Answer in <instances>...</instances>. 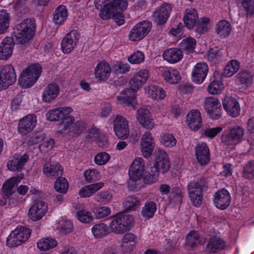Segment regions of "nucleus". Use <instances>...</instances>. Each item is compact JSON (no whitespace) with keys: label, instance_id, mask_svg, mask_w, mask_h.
<instances>
[{"label":"nucleus","instance_id":"nucleus-58","mask_svg":"<svg viewBox=\"0 0 254 254\" xmlns=\"http://www.w3.org/2000/svg\"><path fill=\"white\" fill-rule=\"evenodd\" d=\"M242 9L246 12L247 17L254 14V0H243L241 2Z\"/></svg>","mask_w":254,"mask_h":254},{"label":"nucleus","instance_id":"nucleus-44","mask_svg":"<svg viewBox=\"0 0 254 254\" xmlns=\"http://www.w3.org/2000/svg\"><path fill=\"white\" fill-rule=\"evenodd\" d=\"M74 118L73 116H68L62 120L57 127V132L58 133L64 134L66 133L67 129L73 124Z\"/></svg>","mask_w":254,"mask_h":254},{"label":"nucleus","instance_id":"nucleus-61","mask_svg":"<svg viewBox=\"0 0 254 254\" xmlns=\"http://www.w3.org/2000/svg\"><path fill=\"white\" fill-rule=\"evenodd\" d=\"M45 137V134L41 132L32 134L27 139L26 142L27 145L29 146L36 144L43 141Z\"/></svg>","mask_w":254,"mask_h":254},{"label":"nucleus","instance_id":"nucleus-35","mask_svg":"<svg viewBox=\"0 0 254 254\" xmlns=\"http://www.w3.org/2000/svg\"><path fill=\"white\" fill-rule=\"evenodd\" d=\"M145 92L149 97L157 101L164 99L166 95L164 89L157 85H149Z\"/></svg>","mask_w":254,"mask_h":254},{"label":"nucleus","instance_id":"nucleus-22","mask_svg":"<svg viewBox=\"0 0 254 254\" xmlns=\"http://www.w3.org/2000/svg\"><path fill=\"white\" fill-rule=\"evenodd\" d=\"M226 242L221 238L216 236L208 239L205 246V252L207 254H217L225 249Z\"/></svg>","mask_w":254,"mask_h":254},{"label":"nucleus","instance_id":"nucleus-23","mask_svg":"<svg viewBox=\"0 0 254 254\" xmlns=\"http://www.w3.org/2000/svg\"><path fill=\"white\" fill-rule=\"evenodd\" d=\"M222 104L224 109L229 116L235 118L240 115V104L235 98L225 96L222 101Z\"/></svg>","mask_w":254,"mask_h":254},{"label":"nucleus","instance_id":"nucleus-13","mask_svg":"<svg viewBox=\"0 0 254 254\" xmlns=\"http://www.w3.org/2000/svg\"><path fill=\"white\" fill-rule=\"evenodd\" d=\"M79 38V34L76 30H72L67 33L62 40L61 49L64 54L71 53L76 46Z\"/></svg>","mask_w":254,"mask_h":254},{"label":"nucleus","instance_id":"nucleus-25","mask_svg":"<svg viewBox=\"0 0 254 254\" xmlns=\"http://www.w3.org/2000/svg\"><path fill=\"white\" fill-rule=\"evenodd\" d=\"M111 73L110 65L105 61L99 62L94 69L95 78L100 82L106 81Z\"/></svg>","mask_w":254,"mask_h":254},{"label":"nucleus","instance_id":"nucleus-20","mask_svg":"<svg viewBox=\"0 0 254 254\" xmlns=\"http://www.w3.org/2000/svg\"><path fill=\"white\" fill-rule=\"evenodd\" d=\"M244 129L240 126L233 127L229 132L222 137L223 142L226 145H233L240 142L244 135Z\"/></svg>","mask_w":254,"mask_h":254},{"label":"nucleus","instance_id":"nucleus-8","mask_svg":"<svg viewBox=\"0 0 254 254\" xmlns=\"http://www.w3.org/2000/svg\"><path fill=\"white\" fill-rule=\"evenodd\" d=\"M203 108L208 117L214 120L219 119L223 112L219 100L214 97H206L203 103Z\"/></svg>","mask_w":254,"mask_h":254},{"label":"nucleus","instance_id":"nucleus-56","mask_svg":"<svg viewBox=\"0 0 254 254\" xmlns=\"http://www.w3.org/2000/svg\"><path fill=\"white\" fill-rule=\"evenodd\" d=\"M76 216L78 220L83 223H89L94 220L91 213L85 210H79L76 212Z\"/></svg>","mask_w":254,"mask_h":254},{"label":"nucleus","instance_id":"nucleus-16","mask_svg":"<svg viewBox=\"0 0 254 254\" xmlns=\"http://www.w3.org/2000/svg\"><path fill=\"white\" fill-rule=\"evenodd\" d=\"M23 177V174H20L16 176L11 177L3 184L1 188V195L5 201H6V199L9 198L15 192V187L21 182Z\"/></svg>","mask_w":254,"mask_h":254},{"label":"nucleus","instance_id":"nucleus-19","mask_svg":"<svg viewBox=\"0 0 254 254\" xmlns=\"http://www.w3.org/2000/svg\"><path fill=\"white\" fill-rule=\"evenodd\" d=\"M48 206L43 201L35 202L30 208L28 212V217L33 221H38L42 218L47 212Z\"/></svg>","mask_w":254,"mask_h":254},{"label":"nucleus","instance_id":"nucleus-18","mask_svg":"<svg viewBox=\"0 0 254 254\" xmlns=\"http://www.w3.org/2000/svg\"><path fill=\"white\" fill-rule=\"evenodd\" d=\"M145 171L144 161L141 158H136L132 162L128 170L129 179L132 182L140 180Z\"/></svg>","mask_w":254,"mask_h":254},{"label":"nucleus","instance_id":"nucleus-3","mask_svg":"<svg viewBox=\"0 0 254 254\" xmlns=\"http://www.w3.org/2000/svg\"><path fill=\"white\" fill-rule=\"evenodd\" d=\"M208 189L207 179L201 177L190 181L187 184L188 196L193 206H201L203 198V192Z\"/></svg>","mask_w":254,"mask_h":254},{"label":"nucleus","instance_id":"nucleus-59","mask_svg":"<svg viewBox=\"0 0 254 254\" xmlns=\"http://www.w3.org/2000/svg\"><path fill=\"white\" fill-rule=\"evenodd\" d=\"M47 120L51 122L58 121L63 119L64 115L59 108L50 110L46 115Z\"/></svg>","mask_w":254,"mask_h":254},{"label":"nucleus","instance_id":"nucleus-52","mask_svg":"<svg viewBox=\"0 0 254 254\" xmlns=\"http://www.w3.org/2000/svg\"><path fill=\"white\" fill-rule=\"evenodd\" d=\"M157 210L156 203L153 201H149L145 203L142 210V215L148 219L152 217Z\"/></svg>","mask_w":254,"mask_h":254},{"label":"nucleus","instance_id":"nucleus-27","mask_svg":"<svg viewBox=\"0 0 254 254\" xmlns=\"http://www.w3.org/2000/svg\"><path fill=\"white\" fill-rule=\"evenodd\" d=\"M60 89L58 84L52 82L48 84L44 89L42 98L43 101L47 103H51L60 94Z\"/></svg>","mask_w":254,"mask_h":254},{"label":"nucleus","instance_id":"nucleus-1","mask_svg":"<svg viewBox=\"0 0 254 254\" xmlns=\"http://www.w3.org/2000/svg\"><path fill=\"white\" fill-rule=\"evenodd\" d=\"M170 168L168 154L163 150L159 149L156 154L154 163L149 170L144 171L142 176L145 184L150 185L155 183L159 179V174H165Z\"/></svg>","mask_w":254,"mask_h":254},{"label":"nucleus","instance_id":"nucleus-6","mask_svg":"<svg viewBox=\"0 0 254 254\" xmlns=\"http://www.w3.org/2000/svg\"><path fill=\"white\" fill-rule=\"evenodd\" d=\"M133 222V218L131 215L119 214L112 218L109 228L115 234H123L130 230Z\"/></svg>","mask_w":254,"mask_h":254},{"label":"nucleus","instance_id":"nucleus-21","mask_svg":"<svg viewBox=\"0 0 254 254\" xmlns=\"http://www.w3.org/2000/svg\"><path fill=\"white\" fill-rule=\"evenodd\" d=\"M208 72V66L204 62L197 63L193 68L191 73L192 81L196 84L202 83Z\"/></svg>","mask_w":254,"mask_h":254},{"label":"nucleus","instance_id":"nucleus-17","mask_svg":"<svg viewBox=\"0 0 254 254\" xmlns=\"http://www.w3.org/2000/svg\"><path fill=\"white\" fill-rule=\"evenodd\" d=\"M37 123V116L35 115H27L19 121L18 131L21 134L26 135L33 131Z\"/></svg>","mask_w":254,"mask_h":254},{"label":"nucleus","instance_id":"nucleus-24","mask_svg":"<svg viewBox=\"0 0 254 254\" xmlns=\"http://www.w3.org/2000/svg\"><path fill=\"white\" fill-rule=\"evenodd\" d=\"M187 124L191 130H198L202 126V117L200 111L197 109L191 110L187 115Z\"/></svg>","mask_w":254,"mask_h":254},{"label":"nucleus","instance_id":"nucleus-39","mask_svg":"<svg viewBox=\"0 0 254 254\" xmlns=\"http://www.w3.org/2000/svg\"><path fill=\"white\" fill-rule=\"evenodd\" d=\"M183 198V193L180 187L175 186L171 188L168 197V200L170 204L174 205L181 204L182 202Z\"/></svg>","mask_w":254,"mask_h":254},{"label":"nucleus","instance_id":"nucleus-60","mask_svg":"<svg viewBox=\"0 0 254 254\" xmlns=\"http://www.w3.org/2000/svg\"><path fill=\"white\" fill-rule=\"evenodd\" d=\"M58 229L61 233L67 234L70 233L73 228V224L69 220L61 221L58 225Z\"/></svg>","mask_w":254,"mask_h":254},{"label":"nucleus","instance_id":"nucleus-48","mask_svg":"<svg viewBox=\"0 0 254 254\" xmlns=\"http://www.w3.org/2000/svg\"><path fill=\"white\" fill-rule=\"evenodd\" d=\"M85 127L86 124L84 122L77 121L69 128L68 135L71 137H77L82 133Z\"/></svg>","mask_w":254,"mask_h":254},{"label":"nucleus","instance_id":"nucleus-32","mask_svg":"<svg viewBox=\"0 0 254 254\" xmlns=\"http://www.w3.org/2000/svg\"><path fill=\"white\" fill-rule=\"evenodd\" d=\"M29 158V156L26 153L19 157H13L7 163V168L11 171H21Z\"/></svg>","mask_w":254,"mask_h":254},{"label":"nucleus","instance_id":"nucleus-38","mask_svg":"<svg viewBox=\"0 0 254 254\" xmlns=\"http://www.w3.org/2000/svg\"><path fill=\"white\" fill-rule=\"evenodd\" d=\"M230 23L226 20H220L216 25L215 32L221 38L228 37L232 31Z\"/></svg>","mask_w":254,"mask_h":254},{"label":"nucleus","instance_id":"nucleus-64","mask_svg":"<svg viewBox=\"0 0 254 254\" xmlns=\"http://www.w3.org/2000/svg\"><path fill=\"white\" fill-rule=\"evenodd\" d=\"M144 53L137 51L128 58V61L132 64H139L144 61Z\"/></svg>","mask_w":254,"mask_h":254},{"label":"nucleus","instance_id":"nucleus-33","mask_svg":"<svg viewBox=\"0 0 254 254\" xmlns=\"http://www.w3.org/2000/svg\"><path fill=\"white\" fill-rule=\"evenodd\" d=\"M42 171L46 177L52 179L62 176L63 173L62 166L58 164L46 163L43 166Z\"/></svg>","mask_w":254,"mask_h":254},{"label":"nucleus","instance_id":"nucleus-29","mask_svg":"<svg viewBox=\"0 0 254 254\" xmlns=\"http://www.w3.org/2000/svg\"><path fill=\"white\" fill-rule=\"evenodd\" d=\"M15 44H16L15 41L11 37H6L3 39L0 44V60H6L11 57Z\"/></svg>","mask_w":254,"mask_h":254},{"label":"nucleus","instance_id":"nucleus-49","mask_svg":"<svg viewBox=\"0 0 254 254\" xmlns=\"http://www.w3.org/2000/svg\"><path fill=\"white\" fill-rule=\"evenodd\" d=\"M160 143L168 148L174 147L177 144V139L171 133H166L160 135L159 139Z\"/></svg>","mask_w":254,"mask_h":254},{"label":"nucleus","instance_id":"nucleus-34","mask_svg":"<svg viewBox=\"0 0 254 254\" xmlns=\"http://www.w3.org/2000/svg\"><path fill=\"white\" fill-rule=\"evenodd\" d=\"M198 19V14L195 9H186L183 20L186 27L188 29H191L196 25Z\"/></svg>","mask_w":254,"mask_h":254},{"label":"nucleus","instance_id":"nucleus-7","mask_svg":"<svg viewBox=\"0 0 254 254\" xmlns=\"http://www.w3.org/2000/svg\"><path fill=\"white\" fill-rule=\"evenodd\" d=\"M31 230L23 227H17L6 239V245L10 248L16 247L25 242L30 237Z\"/></svg>","mask_w":254,"mask_h":254},{"label":"nucleus","instance_id":"nucleus-28","mask_svg":"<svg viewBox=\"0 0 254 254\" xmlns=\"http://www.w3.org/2000/svg\"><path fill=\"white\" fill-rule=\"evenodd\" d=\"M141 141V149L143 156L145 158L149 157L153 152L155 145L154 139L150 132H145L143 135Z\"/></svg>","mask_w":254,"mask_h":254},{"label":"nucleus","instance_id":"nucleus-46","mask_svg":"<svg viewBox=\"0 0 254 254\" xmlns=\"http://www.w3.org/2000/svg\"><path fill=\"white\" fill-rule=\"evenodd\" d=\"M237 81L240 84L244 85L246 87L250 86L253 81V76L250 71L247 70L241 71L237 74Z\"/></svg>","mask_w":254,"mask_h":254},{"label":"nucleus","instance_id":"nucleus-57","mask_svg":"<svg viewBox=\"0 0 254 254\" xmlns=\"http://www.w3.org/2000/svg\"><path fill=\"white\" fill-rule=\"evenodd\" d=\"M210 22V18L208 17H202L197 21L196 31L199 34H203L208 30V25Z\"/></svg>","mask_w":254,"mask_h":254},{"label":"nucleus","instance_id":"nucleus-12","mask_svg":"<svg viewBox=\"0 0 254 254\" xmlns=\"http://www.w3.org/2000/svg\"><path fill=\"white\" fill-rule=\"evenodd\" d=\"M232 197L229 191L222 189L216 191L213 196L214 205L220 210L226 209L230 204Z\"/></svg>","mask_w":254,"mask_h":254},{"label":"nucleus","instance_id":"nucleus-42","mask_svg":"<svg viewBox=\"0 0 254 254\" xmlns=\"http://www.w3.org/2000/svg\"><path fill=\"white\" fill-rule=\"evenodd\" d=\"M195 45V39L191 37L183 40L180 44V48L187 54L193 53L194 52Z\"/></svg>","mask_w":254,"mask_h":254},{"label":"nucleus","instance_id":"nucleus-37","mask_svg":"<svg viewBox=\"0 0 254 254\" xmlns=\"http://www.w3.org/2000/svg\"><path fill=\"white\" fill-rule=\"evenodd\" d=\"M162 76L166 82L176 84L181 80V77L179 71L175 68H166L162 70Z\"/></svg>","mask_w":254,"mask_h":254},{"label":"nucleus","instance_id":"nucleus-43","mask_svg":"<svg viewBox=\"0 0 254 254\" xmlns=\"http://www.w3.org/2000/svg\"><path fill=\"white\" fill-rule=\"evenodd\" d=\"M240 67V63L238 61L232 60L225 65L223 75L225 77H230L238 71Z\"/></svg>","mask_w":254,"mask_h":254},{"label":"nucleus","instance_id":"nucleus-54","mask_svg":"<svg viewBox=\"0 0 254 254\" xmlns=\"http://www.w3.org/2000/svg\"><path fill=\"white\" fill-rule=\"evenodd\" d=\"M243 177L249 180L254 179V160H250L243 167Z\"/></svg>","mask_w":254,"mask_h":254},{"label":"nucleus","instance_id":"nucleus-40","mask_svg":"<svg viewBox=\"0 0 254 254\" xmlns=\"http://www.w3.org/2000/svg\"><path fill=\"white\" fill-rule=\"evenodd\" d=\"M91 232L96 238H101L109 233L108 226L104 223L94 224L91 228Z\"/></svg>","mask_w":254,"mask_h":254},{"label":"nucleus","instance_id":"nucleus-9","mask_svg":"<svg viewBox=\"0 0 254 254\" xmlns=\"http://www.w3.org/2000/svg\"><path fill=\"white\" fill-rule=\"evenodd\" d=\"M152 27L150 21L143 20L136 24L130 31L128 37L131 41H138L142 39L149 33Z\"/></svg>","mask_w":254,"mask_h":254},{"label":"nucleus","instance_id":"nucleus-4","mask_svg":"<svg viewBox=\"0 0 254 254\" xmlns=\"http://www.w3.org/2000/svg\"><path fill=\"white\" fill-rule=\"evenodd\" d=\"M100 0L96 2L95 6L97 9L100 8L99 15L103 20L119 16L127 9L128 5L126 0H113L104 4L102 7V5L99 3Z\"/></svg>","mask_w":254,"mask_h":254},{"label":"nucleus","instance_id":"nucleus-53","mask_svg":"<svg viewBox=\"0 0 254 254\" xmlns=\"http://www.w3.org/2000/svg\"><path fill=\"white\" fill-rule=\"evenodd\" d=\"M223 88V83L221 80L214 78L208 86L207 91L211 94H217Z\"/></svg>","mask_w":254,"mask_h":254},{"label":"nucleus","instance_id":"nucleus-62","mask_svg":"<svg viewBox=\"0 0 254 254\" xmlns=\"http://www.w3.org/2000/svg\"><path fill=\"white\" fill-rule=\"evenodd\" d=\"M130 65L127 63L118 62L114 64L113 68L116 74L127 73L130 70Z\"/></svg>","mask_w":254,"mask_h":254},{"label":"nucleus","instance_id":"nucleus-11","mask_svg":"<svg viewBox=\"0 0 254 254\" xmlns=\"http://www.w3.org/2000/svg\"><path fill=\"white\" fill-rule=\"evenodd\" d=\"M16 81V75L13 66L6 64L0 70V85L6 89Z\"/></svg>","mask_w":254,"mask_h":254},{"label":"nucleus","instance_id":"nucleus-41","mask_svg":"<svg viewBox=\"0 0 254 254\" xmlns=\"http://www.w3.org/2000/svg\"><path fill=\"white\" fill-rule=\"evenodd\" d=\"M207 58L213 64H217L222 61V51L217 47L210 48L208 52Z\"/></svg>","mask_w":254,"mask_h":254},{"label":"nucleus","instance_id":"nucleus-14","mask_svg":"<svg viewBox=\"0 0 254 254\" xmlns=\"http://www.w3.org/2000/svg\"><path fill=\"white\" fill-rule=\"evenodd\" d=\"M114 130L118 138L125 139L127 138L129 133V126L128 121L121 115H117L114 122Z\"/></svg>","mask_w":254,"mask_h":254},{"label":"nucleus","instance_id":"nucleus-31","mask_svg":"<svg viewBox=\"0 0 254 254\" xmlns=\"http://www.w3.org/2000/svg\"><path fill=\"white\" fill-rule=\"evenodd\" d=\"M68 15V12L66 7L64 5H60L53 12V22L56 25L60 27L64 25L66 21Z\"/></svg>","mask_w":254,"mask_h":254},{"label":"nucleus","instance_id":"nucleus-30","mask_svg":"<svg viewBox=\"0 0 254 254\" xmlns=\"http://www.w3.org/2000/svg\"><path fill=\"white\" fill-rule=\"evenodd\" d=\"M137 119L139 124L144 128L152 129L155 125L152 115L147 109L141 108L137 110Z\"/></svg>","mask_w":254,"mask_h":254},{"label":"nucleus","instance_id":"nucleus-26","mask_svg":"<svg viewBox=\"0 0 254 254\" xmlns=\"http://www.w3.org/2000/svg\"><path fill=\"white\" fill-rule=\"evenodd\" d=\"M149 72L147 69H141L134 75L129 81L131 89L133 91L138 90L147 81Z\"/></svg>","mask_w":254,"mask_h":254},{"label":"nucleus","instance_id":"nucleus-5","mask_svg":"<svg viewBox=\"0 0 254 254\" xmlns=\"http://www.w3.org/2000/svg\"><path fill=\"white\" fill-rule=\"evenodd\" d=\"M42 71V67L38 63L32 64L27 66L23 70L19 75V85L23 88L31 87L39 79Z\"/></svg>","mask_w":254,"mask_h":254},{"label":"nucleus","instance_id":"nucleus-10","mask_svg":"<svg viewBox=\"0 0 254 254\" xmlns=\"http://www.w3.org/2000/svg\"><path fill=\"white\" fill-rule=\"evenodd\" d=\"M172 10L171 4L164 2L158 6L152 13L154 23L157 25H163L165 24L170 16Z\"/></svg>","mask_w":254,"mask_h":254},{"label":"nucleus","instance_id":"nucleus-50","mask_svg":"<svg viewBox=\"0 0 254 254\" xmlns=\"http://www.w3.org/2000/svg\"><path fill=\"white\" fill-rule=\"evenodd\" d=\"M124 204L127 211L135 210L140 204V199L134 195H129L126 197Z\"/></svg>","mask_w":254,"mask_h":254},{"label":"nucleus","instance_id":"nucleus-63","mask_svg":"<svg viewBox=\"0 0 254 254\" xmlns=\"http://www.w3.org/2000/svg\"><path fill=\"white\" fill-rule=\"evenodd\" d=\"M110 155L106 152H102L97 153L94 157V161L98 165H103L106 164L110 160Z\"/></svg>","mask_w":254,"mask_h":254},{"label":"nucleus","instance_id":"nucleus-51","mask_svg":"<svg viewBox=\"0 0 254 254\" xmlns=\"http://www.w3.org/2000/svg\"><path fill=\"white\" fill-rule=\"evenodd\" d=\"M200 236L195 230H191L186 236V243L191 249L196 247L199 241Z\"/></svg>","mask_w":254,"mask_h":254},{"label":"nucleus","instance_id":"nucleus-36","mask_svg":"<svg viewBox=\"0 0 254 254\" xmlns=\"http://www.w3.org/2000/svg\"><path fill=\"white\" fill-rule=\"evenodd\" d=\"M164 59L171 64H175L180 61L183 58L182 51L177 48L169 49L163 54Z\"/></svg>","mask_w":254,"mask_h":254},{"label":"nucleus","instance_id":"nucleus-47","mask_svg":"<svg viewBox=\"0 0 254 254\" xmlns=\"http://www.w3.org/2000/svg\"><path fill=\"white\" fill-rule=\"evenodd\" d=\"M57 245V241L51 237L42 239L37 243L38 248L42 251L49 250L55 248Z\"/></svg>","mask_w":254,"mask_h":254},{"label":"nucleus","instance_id":"nucleus-45","mask_svg":"<svg viewBox=\"0 0 254 254\" xmlns=\"http://www.w3.org/2000/svg\"><path fill=\"white\" fill-rule=\"evenodd\" d=\"M10 20V14L6 10H0V34L7 31L9 26Z\"/></svg>","mask_w":254,"mask_h":254},{"label":"nucleus","instance_id":"nucleus-2","mask_svg":"<svg viewBox=\"0 0 254 254\" xmlns=\"http://www.w3.org/2000/svg\"><path fill=\"white\" fill-rule=\"evenodd\" d=\"M35 31V20L27 18L15 26L10 37L15 41L16 44L21 45L32 39Z\"/></svg>","mask_w":254,"mask_h":254},{"label":"nucleus","instance_id":"nucleus-15","mask_svg":"<svg viewBox=\"0 0 254 254\" xmlns=\"http://www.w3.org/2000/svg\"><path fill=\"white\" fill-rule=\"evenodd\" d=\"M195 156L197 163L202 166L207 165L210 161V151L206 142H198L194 147Z\"/></svg>","mask_w":254,"mask_h":254},{"label":"nucleus","instance_id":"nucleus-55","mask_svg":"<svg viewBox=\"0 0 254 254\" xmlns=\"http://www.w3.org/2000/svg\"><path fill=\"white\" fill-rule=\"evenodd\" d=\"M58 177L54 184V188L56 190L62 193H65L68 189V183L65 178Z\"/></svg>","mask_w":254,"mask_h":254}]
</instances>
